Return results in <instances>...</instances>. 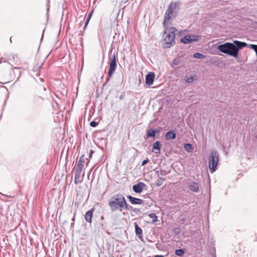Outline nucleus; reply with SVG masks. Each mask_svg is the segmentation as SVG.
Listing matches in <instances>:
<instances>
[{
  "label": "nucleus",
  "instance_id": "obj_1",
  "mask_svg": "<svg viewBox=\"0 0 257 257\" xmlns=\"http://www.w3.org/2000/svg\"><path fill=\"white\" fill-rule=\"evenodd\" d=\"M247 46V44L245 42L235 40L233 43L226 42L224 44L219 45L217 46V49L222 53L236 58L239 50Z\"/></svg>",
  "mask_w": 257,
  "mask_h": 257
},
{
  "label": "nucleus",
  "instance_id": "obj_2",
  "mask_svg": "<svg viewBox=\"0 0 257 257\" xmlns=\"http://www.w3.org/2000/svg\"><path fill=\"white\" fill-rule=\"evenodd\" d=\"M109 205L112 211H121L127 209V205L124 197L120 194H116L111 197L109 200Z\"/></svg>",
  "mask_w": 257,
  "mask_h": 257
},
{
  "label": "nucleus",
  "instance_id": "obj_3",
  "mask_svg": "<svg viewBox=\"0 0 257 257\" xmlns=\"http://www.w3.org/2000/svg\"><path fill=\"white\" fill-rule=\"evenodd\" d=\"M177 30L174 27L166 28L163 35L164 41L163 46L164 48H169L175 44V32Z\"/></svg>",
  "mask_w": 257,
  "mask_h": 257
},
{
  "label": "nucleus",
  "instance_id": "obj_4",
  "mask_svg": "<svg viewBox=\"0 0 257 257\" xmlns=\"http://www.w3.org/2000/svg\"><path fill=\"white\" fill-rule=\"evenodd\" d=\"M219 160V154L215 150H212L209 158V169L211 173L216 170Z\"/></svg>",
  "mask_w": 257,
  "mask_h": 257
},
{
  "label": "nucleus",
  "instance_id": "obj_5",
  "mask_svg": "<svg viewBox=\"0 0 257 257\" xmlns=\"http://www.w3.org/2000/svg\"><path fill=\"white\" fill-rule=\"evenodd\" d=\"M82 170L75 169V174L74 176V182L76 184L81 183L84 176V173L81 175Z\"/></svg>",
  "mask_w": 257,
  "mask_h": 257
},
{
  "label": "nucleus",
  "instance_id": "obj_6",
  "mask_svg": "<svg viewBox=\"0 0 257 257\" xmlns=\"http://www.w3.org/2000/svg\"><path fill=\"white\" fill-rule=\"evenodd\" d=\"M145 186L146 185L145 183L139 182L133 186V190L136 193H140L143 191Z\"/></svg>",
  "mask_w": 257,
  "mask_h": 257
},
{
  "label": "nucleus",
  "instance_id": "obj_7",
  "mask_svg": "<svg viewBox=\"0 0 257 257\" xmlns=\"http://www.w3.org/2000/svg\"><path fill=\"white\" fill-rule=\"evenodd\" d=\"M155 78V73L152 72H149L146 76V84L150 86L152 85L154 81Z\"/></svg>",
  "mask_w": 257,
  "mask_h": 257
},
{
  "label": "nucleus",
  "instance_id": "obj_8",
  "mask_svg": "<svg viewBox=\"0 0 257 257\" xmlns=\"http://www.w3.org/2000/svg\"><path fill=\"white\" fill-rule=\"evenodd\" d=\"M173 14L169 13L167 12H166L164 16V19L163 22V25L165 27H166V25H168L170 23V20L173 17Z\"/></svg>",
  "mask_w": 257,
  "mask_h": 257
},
{
  "label": "nucleus",
  "instance_id": "obj_9",
  "mask_svg": "<svg viewBox=\"0 0 257 257\" xmlns=\"http://www.w3.org/2000/svg\"><path fill=\"white\" fill-rule=\"evenodd\" d=\"M161 145L159 141L155 142L153 145L152 151L155 154H159L160 152Z\"/></svg>",
  "mask_w": 257,
  "mask_h": 257
},
{
  "label": "nucleus",
  "instance_id": "obj_10",
  "mask_svg": "<svg viewBox=\"0 0 257 257\" xmlns=\"http://www.w3.org/2000/svg\"><path fill=\"white\" fill-rule=\"evenodd\" d=\"M189 189L193 192H197L199 190V186L197 183L191 182L188 185Z\"/></svg>",
  "mask_w": 257,
  "mask_h": 257
},
{
  "label": "nucleus",
  "instance_id": "obj_11",
  "mask_svg": "<svg viewBox=\"0 0 257 257\" xmlns=\"http://www.w3.org/2000/svg\"><path fill=\"white\" fill-rule=\"evenodd\" d=\"M128 199L132 204H141L143 203V200L139 198H137L132 196H128Z\"/></svg>",
  "mask_w": 257,
  "mask_h": 257
},
{
  "label": "nucleus",
  "instance_id": "obj_12",
  "mask_svg": "<svg viewBox=\"0 0 257 257\" xmlns=\"http://www.w3.org/2000/svg\"><path fill=\"white\" fill-rule=\"evenodd\" d=\"M134 226L135 228V232L136 235L139 238H141L143 236V231L142 229L138 226L137 223H134Z\"/></svg>",
  "mask_w": 257,
  "mask_h": 257
},
{
  "label": "nucleus",
  "instance_id": "obj_13",
  "mask_svg": "<svg viewBox=\"0 0 257 257\" xmlns=\"http://www.w3.org/2000/svg\"><path fill=\"white\" fill-rule=\"evenodd\" d=\"M85 163V160L83 159V157H81L79 158V161L77 162V166L76 169L78 170H83V167H84V164Z\"/></svg>",
  "mask_w": 257,
  "mask_h": 257
},
{
  "label": "nucleus",
  "instance_id": "obj_14",
  "mask_svg": "<svg viewBox=\"0 0 257 257\" xmlns=\"http://www.w3.org/2000/svg\"><path fill=\"white\" fill-rule=\"evenodd\" d=\"M176 8H177V3H171L170 4L166 12L173 14V13L174 12L175 10L176 9Z\"/></svg>",
  "mask_w": 257,
  "mask_h": 257
},
{
  "label": "nucleus",
  "instance_id": "obj_15",
  "mask_svg": "<svg viewBox=\"0 0 257 257\" xmlns=\"http://www.w3.org/2000/svg\"><path fill=\"white\" fill-rule=\"evenodd\" d=\"M93 211L91 210L88 211L85 214V219L86 221L90 223L92 220Z\"/></svg>",
  "mask_w": 257,
  "mask_h": 257
},
{
  "label": "nucleus",
  "instance_id": "obj_16",
  "mask_svg": "<svg viewBox=\"0 0 257 257\" xmlns=\"http://www.w3.org/2000/svg\"><path fill=\"white\" fill-rule=\"evenodd\" d=\"M191 38V35H187L183 37L181 41L184 44H189L192 42Z\"/></svg>",
  "mask_w": 257,
  "mask_h": 257
},
{
  "label": "nucleus",
  "instance_id": "obj_17",
  "mask_svg": "<svg viewBox=\"0 0 257 257\" xmlns=\"http://www.w3.org/2000/svg\"><path fill=\"white\" fill-rule=\"evenodd\" d=\"M165 138L167 140L174 139L176 138V134L173 131H169L165 135Z\"/></svg>",
  "mask_w": 257,
  "mask_h": 257
},
{
  "label": "nucleus",
  "instance_id": "obj_18",
  "mask_svg": "<svg viewBox=\"0 0 257 257\" xmlns=\"http://www.w3.org/2000/svg\"><path fill=\"white\" fill-rule=\"evenodd\" d=\"M158 132L157 130H152L150 129L147 132V137L148 138L150 137H154L155 136V134Z\"/></svg>",
  "mask_w": 257,
  "mask_h": 257
},
{
  "label": "nucleus",
  "instance_id": "obj_19",
  "mask_svg": "<svg viewBox=\"0 0 257 257\" xmlns=\"http://www.w3.org/2000/svg\"><path fill=\"white\" fill-rule=\"evenodd\" d=\"M110 68L115 69L116 68V59L115 55H113V58L111 59L110 63Z\"/></svg>",
  "mask_w": 257,
  "mask_h": 257
},
{
  "label": "nucleus",
  "instance_id": "obj_20",
  "mask_svg": "<svg viewBox=\"0 0 257 257\" xmlns=\"http://www.w3.org/2000/svg\"><path fill=\"white\" fill-rule=\"evenodd\" d=\"M159 179L156 182V184L157 186H160L163 184V182L165 180V179L161 177L160 175H158Z\"/></svg>",
  "mask_w": 257,
  "mask_h": 257
},
{
  "label": "nucleus",
  "instance_id": "obj_21",
  "mask_svg": "<svg viewBox=\"0 0 257 257\" xmlns=\"http://www.w3.org/2000/svg\"><path fill=\"white\" fill-rule=\"evenodd\" d=\"M184 147L185 150L188 152H192L193 149L192 146L190 144H185L184 145Z\"/></svg>",
  "mask_w": 257,
  "mask_h": 257
},
{
  "label": "nucleus",
  "instance_id": "obj_22",
  "mask_svg": "<svg viewBox=\"0 0 257 257\" xmlns=\"http://www.w3.org/2000/svg\"><path fill=\"white\" fill-rule=\"evenodd\" d=\"M149 216L153 219L152 222L155 223L158 221V217L154 213H150L149 214Z\"/></svg>",
  "mask_w": 257,
  "mask_h": 257
},
{
  "label": "nucleus",
  "instance_id": "obj_23",
  "mask_svg": "<svg viewBox=\"0 0 257 257\" xmlns=\"http://www.w3.org/2000/svg\"><path fill=\"white\" fill-rule=\"evenodd\" d=\"M184 251L182 249H178L176 250L175 254L178 256H182L184 254Z\"/></svg>",
  "mask_w": 257,
  "mask_h": 257
},
{
  "label": "nucleus",
  "instance_id": "obj_24",
  "mask_svg": "<svg viewBox=\"0 0 257 257\" xmlns=\"http://www.w3.org/2000/svg\"><path fill=\"white\" fill-rule=\"evenodd\" d=\"M194 57L197 59H203L204 58V56L199 53H196L194 54Z\"/></svg>",
  "mask_w": 257,
  "mask_h": 257
},
{
  "label": "nucleus",
  "instance_id": "obj_25",
  "mask_svg": "<svg viewBox=\"0 0 257 257\" xmlns=\"http://www.w3.org/2000/svg\"><path fill=\"white\" fill-rule=\"evenodd\" d=\"M192 42L197 41L199 40V36L197 35H191Z\"/></svg>",
  "mask_w": 257,
  "mask_h": 257
},
{
  "label": "nucleus",
  "instance_id": "obj_26",
  "mask_svg": "<svg viewBox=\"0 0 257 257\" xmlns=\"http://www.w3.org/2000/svg\"><path fill=\"white\" fill-rule=\"evenodd\" d=\"M194 79L193 77H190L187 78L185 81L188 83H192L194 82Z\"/></svg>",
  "mask_w": 257,
  "mask_h": 257
},
{
  "label": "nucleus",
  "instance_id": "obj_27",
  "mask_svg": "<svg viewBox=\"0 0 257 257\" xmlns=\"http://www.w3.org/2000/svg\"><path fill=\"white\" fill-rule=\"evenodd\" d=\"M248 47L252 49L255 52V53L257 52V45L249 44Z\"/></svg>",
  "mask_w": 257,
  "mask_h": 257
},
{
  "label": "nucleus",
  "instance_id": "obj_28",
  "mask_svg": "<svg viewBox=\"0 0 257 257\" xmlns=\"http://www.w3.org/2000/svg\"><path fill=\"white\" fill-rule=\"evenodd\" d=\"M91 14H90L88 15L87 19L86 20V21L85 22V25H84V29H85L86 27H87V25H88V23H89V20L90 19V17H91Z\"/></svg>",
  "mask_w": 257,
  "mask_h": 257
},
{
  "label": "nucleus",
  "instance_id": "obj_29",
  "mask_svg": "<svg viewBox=\"0 0 257 257\" xmlns=\"http://www.w3.org/2000/svg\"><path fill=\"white\" fill-rule=\"evenodd\" d=\"M115 70V69L109 68V71L108 73L109 77H111L112 76V75L114 73Z\"/></svg>",
  "mask_w": 257,
  "mask_h": 257
},
{
  "label": "nucleus",
  "instance_id": "obj_30",
  "mask_svg": "<svg viewBox=\"0 0 257 257\" xmlns=\"http://www.w3.org/2000/svg\"><path fill=\"white\" fill-rule=\"evenodd\" d=\"M90 125L92 127H95L98 125V122L95 121H92L90 122Z\"/></svg>",
  "mask_w": 257,
  "mask_h": 257
},
{
  "label": "nucleus",
  "instance_id": "obj_31",
  "mask_svg": "<svg viewBox=\"0 0 257 257\" xmlns=\"http://www.w3.org/2000/svg\"><path fill=\"white\" fill-rule=\"evenodd\" d=\"M179 63H180V61L179 59H176L174 60V61H173L174 65H176V66L178 65Z\"/></svg>",
  "mask_w": 257,
  "mask_h": 257
},
{
  "label": "nucleus",
  "instance_id": "obj_32",
  "mask_svg": "<svg viewBox=\"0 0 257 257\" xmlns=\"http://www.w3.org/2000/svg\"><path fill=\"white\" fill-rule=\"evenodd\" d=\"M149 161V160L148 159H146V160H144L142 162V166H144L145 165H146V164H147Z\"/></svg>",
  "mask_w": 257,
  "mask_h": 257
},
{
  "label": "nucleus",
  "instance_id": "obj_33",
  "mask_svg": "<svg viewBox=\"0 0 257 257\" xmlns=\"http://www.w3.org/2000/svg\"><path fill=\"white\" fill-rule=\"evenodd\" d=\"M93 153V151H90V154H89V159H90V158H91V157H92V153Z\"/></svg>",
  "mask_w": 257,
  "mask_h": 257
},
{
  "label": "nucleus",
  "instance_id": "obj_34",
  "mask_svg": "<svg viewBox=\"0 0 257 257\" xmlns=\"http://www.w3.org/2000/svg\"><path fill=\"white\" fill-rule=\"evenodd\" d=\"M175 230H176V231H177V233H178L179 231V229L178 228H177L175 229Z\"/></svg>",
  "mask_w": 257,
  "mask_h": 257
},
{
  "label": "nucleus",
  "instance_id": "obj_35",
  "mask_svg": "<svg viewBox=\"0 0 257 257\" xmlns=\"http://www.w3.org/2000/svg\"><path fill=\"white\" fill-rule=\"evenodd\" d=\"M175 230H176V231H177V233H178L179 231V229L178 228H177L175 229Z\"/></svg>",
  "mask_w": 257,
  "mask_h": 257
},
{
  "label": "nucleus",
  "instance_id": "obj_36",
  "mask_svg": "<svg viewBox=\"0 0 257 257\" xmlns=\"http://www.w3.org/2000/svg\"><path fill=\"white\" fill-rule=\"evenodd\" d=\"M155 257H164L163 255H157Z\"/></svg>",
  "mask_w": 257,
  "mask_h": 257
}]
</instances>
